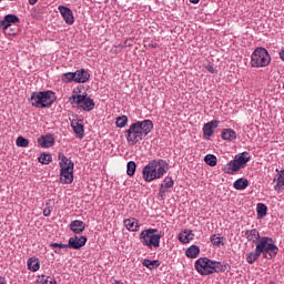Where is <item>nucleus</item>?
<instances>
[{
  "mask_svg": "<svg viewBox=\"0 0 284 284\" xmlns=\"http://www.w3.org/2000/svg\"><path fill=\"white\" fill-rule=\"evenodd\" d=\"M152 130H154L152 120L136 121L124 131V136L129 145H136V143L143 141Z\"/></svg>",
  "mask_w": 284,
  "mask_h": 284,
  "instance_id": "nucleus-1",
  "label": "nucleus"
},
{
  "mask_svg": "<svg viewBox=\"0 0 284 284\" xmlns=\"http://www.w3.org/2000/svg\"><path fill=\"white\" fill-rule=\"evenodd\" d=\"M170 170V164L163 159L151 160L142 170V176L146 183H152L156 179H163L168 171Z\"/></svg>",
  "mask_w": 284,
  "mask_h": 284,
  "instance_id": "nucleus-2",
  "label": "nucleus"
},
{
  "mask_svg": "<svg viewBox=\"0 0 284 284\" xmlns=\"http://www.w3.org/2000/svg\"><path fill=\"white\" fill-rule=\"evenodd\" d=\"M194 267L201 276H210V274H219L227 270L226 265L221 262L212 261L207 257H200L195 261Z\"/></svg>",
  "mask_w": 284,
  "mask_h": 284,
  "instance_id": "nucleus-3",
  "label": "nucleus"
},
{
  "mask_svg": "<svg viewBox=\"0 0 284 284\" xmlns=\"http://www.w3.org/2000/svg\"><path fill=\"white\" fill-rule=\"evenodd\" d=\"M256 247L257 252H260L263 258H266L267 261L276 258V254H278V246H276L272 237L262 236Z\"/></svg>",
  "mask_w": 284,
  "mask_h": 284,
  "instance_id": "nucleus-4",
  "label": "nucleus"
},
{
  "mask_svg": "<svg viewBox=\"0 0 284 284\" xmlns=\"http://www.w3.org/2000/svg\"><path fill=\"white\" fill-rule=\"evenodd\" d=\"M57 101V95L52 91H39L31 94V105L33 108H50Z\"/></svg>",
  "mask_w": 284,
  "mask_h": 284,
  "instance_id": "nucleus-5",
  "label": "nucleus"
},
{
  "mask_svg": "<svg viewBox=\"0 0 284 284\" xmlns=\"http://www.w3.org/2000/svg\"><path fill=\"white\" fill-rule=\"evenodd\" d=\"M161 239H163V234L159 233L156 229H148L140 233V241L142 245L150 247V250H154L161 246Z\"/></svg>",
  "mask_w": 284,
  "mask_h": 284,
  "instance_id": "nucleus-6",
  "label": "nucleus"
},
{
  "mask_svg": "<svg viewBox=\"0 0 284 284\" xmlns=\"http://www.w3.org/2000/svg\"><path fill=\"white\" fill-rule=\"evenodd\" d=\"M69 103H71L73 108H77L78 110H82L83 112H92L95 105L94 100L88 97V94H77V93H73L69 98Z\"/></svg>",
  "mask_w": 284,
  "mask_h": 284,
  "instance_id": "nucleus-7",
  "label": "nucleus"
},
{
  "mask_svg": "<svg viewBox=\"0 0 284 284\" xmlns=\"http://www.w3.org/2000/svg\"><path fill=\"white\" fill-rule=\"evenodd\" d=\"M270 63H272L270 51L263 47L256 48L251 55L252 68H267Z\"/></svg>",
  "mask_w": 284,
  "mask_h": 284,
  "instance_id": "nucleus-8",
  "label": "nucleus"
},
{
  "mask_svg": "<svg viewBox=\"0 0 284 284\" xmlns=\"http://www.w3.org/2000/svg\"><path fill=\"white\" fill-rule=\"evenodd\" d=\"M74 181V163H70L69 166L61 169L60 182L64 185H70Z\"/></svg>",
  "mask_w": 284,
  "mask_h": 284,
  "instance_id": "nucleus-9",
  "label": "nucleus"
},
{
  "mask_svg": "<svg viewBox=\"0 0 284 284\" xmlns=\"http://www.w3.org/2000/svg\"><path fill=\"white\" fill-rule=\"evenodd\" d=\"M58 10L61 17L64 19L67 26H72L74 23V13L72 12V9L65 6H59Z\"/></svg>",
  "mask_w": 284,
  "mask_h": 284,
  "instance_id": "nucleus-10",
  "label": "nucleus"
},
{
  "mask_svg": "<svg viewBox=\"0 0 284 284\" xmlns=\"http://www.w3.org/2000/svg\"><path fill=\"white\" fill-rule=\"evenodd\" d=\"M85 243H88V237L82 235V236H73L69 239V243L68 246L70 250H81V247H83V245H85Z\"/></svg>",
  "mask_w": 284,
  "mask_h": 284,
  "instance_id": "nucleus-11",
  "label": "nucleus"
},
{
  "mask_svg": "<svg viewBox=\"0 0 284 284\" xmlns=\"http://www.w3.org/2000/svg\"><path fill=\"white\" fill-rule=\"evenodd\" d=\"M71 128L77 139H83L85 136V129L83 128V120L74 119L71 121Z\"/></svg>",
  "mask_w": 284,
  "mask_h": 284,
  "instance_id": "nucleus-12",
  "label": "nucleus"
},
{
  "mask_svg": "<svg viewBox=\"0 0 284 284\" xmlns=\"http://www.w3.org/2000/svg\"><path fill=\"white\" fill-rule=\"evenodd\" d=\"M244 236L250 243H253L254 245H258V243L263 239L261 236V233L256 229L246 230Z\"/></svg>",
  "mask_w": 284,
  "mask_h": 284,
  "instance_id": "nucleus-13",
  "label": "nucleus"
},
{
  "mask_svg": "<svg viewBox=\"0 0 284 284\" xmlns=\"http://www.w3.org/2000/svg\"><path fill=\"white\" fill-rule=\"evenodd\" d=\"M12 23H19V17L16 14H7L3 20H0V30H8Z\"/></svg>",
  "mask_w": 284,
  "mask_h": 284,
  "instance_id": "nucleus-14",
  "label": "nucleus"
},
{
  "mask_svg": "<svg viewBox=\"0 0 284 284\" xmlns=\"http://www.w3.org/2000/svg\"><path fill=\"white\" fill-rule=\"evenodd\" d=\"M242 166L239 161L236 159L232 160L231 162H229L224 169V173L225 174H234V172H239L241 170H243Z\"/></svg>",
  "mask_w": 284,
  "mask_h": 284,
  "instance_id": "nucleus-15",
  "label": "nucleus"
},
{
  "mask_svg": "<svg viewBox=\"0 0 284 284\" xmlns=\"http://www.w3.org/2000/svg\"><path fill=\"white\" fill-rule=\"evenodd\" d=\"M219 128V121L212 120L204 124L203 126V134L204 136H212L214 134V130Z\"/></svg>",
  "mask_w": 284,
  "mask_h": 284,
  "instance_id": "nucleus-16",
  "label": "nucleus"
},
{
  "mask_svg": "<svg viewBox=\"0 0 284 284\" xmlns=\"http://www.w3.org/2000/svg\"><path fill=\"white\" fill-rule=\"evenodd\" d=\"M70 230L74 234H81V232H85V223L81 220H74L70 223Z\"/></svg>",
  "mask_w": 284,
  "mask_h": 284,
  "instance_id": "nucleus-17",
  "label": "nucleus"
},
{
  "mask_svg": "<svg viewBox=\"0 0 284 284\" xmlns=\"http://www.w3.org/2000/svg\"><path fill=\"white\" fill-rule=\"evenodd\" d=\"M39 145H41V148H52V145H54V135L52 134H47V135H42L39 140H38Z\"/></svg>",
  "mask_w": 284,
  "mask_h": 284,
  "instance_id": "nucleus-18",
  "label": "nucleus"
},
{
  "mask_svg": "<svg viewBox=\"0 0 284 284\" xmlns=\"http://www.w3.org/2000/svg\"><path fill=\"white\" fill-rule=\"evenodd\" d=\"M75 83H88L90 81V73L88 71L81 69L74 72Z\"/></svg>",
  "mask_w": 284,
  "mask_h": 284,
  "instance_id": "nucleus-19",
  "label": "nucleus"
},
{
  "mask_svg": "<svg viewBox=\"0 0 284 284\" xmlns=\"http://www.w3.org/2000/svg\"><path fill=\"white\" fill-rule=\"evenodd\" d=\"M124 226L126 227V230H129V232H139V221H136V219L131 217V219H126L124 220Z\"/></svg>",
  "mask_w": 284,
  "mask_h": 284,
  "instance_id": "nucleus-20",
  "label": "nucleus"
},
{
  "mask_svg": "<svg viewBox=\"0 0 284 284\" xmlns=\"http://www.w3.org/2000/svg\"><path fill=\"white\" fill-rule=\"evenodd\" d=\"M251 159H252V155H250V153L247 152H242L235 156V160L237 161V163L244 168L245 165H247V163H250Z\"/></svg>",
  "mask_w": 284,
  "mask_h": 284,
  "instance_id": "nucleus-21",
  "label": "nucleus"
},
{
  "mask_svg": "<svg viewBox=\"0 0 284 284\" xmlns=\"http://www.w3.org/2000/svg\"><path fill=\"white\" fill-rule=\"evenodd\" d=\"M192 240H194V233H192V230H186L179 234V241L181 243H190Z\"/></svg>",
  "mask_w": 284,
  "mask_h": 284,
  "instance_id": "nucleus-22",
  "label": "nucleus"
},
{
  "mask_svg": "<svg viewBox=\"0 0 284 284\" xmlns=\"http://www.w3.org/2000/svg\"><path fill=\"white\" fill-rule=\"evenodd\" d=\"M222 139L224 141H236V131L232 129H223Z\"/></svg>",
  "mask_w": 284,
  "mask_h": 284,
  "instance_id": "nucleus-23",
  "label": "nucleus"
},
{
  "mask_svg": "<svg viewBox=\"0 0 284 284\" xmlns=\"http://www.w3.org/2000/svg\"><path fill=\"white\" fill-rule=\"evenodd\" d=\"M261 257V252L258 251V247H255V252H251L248 254H246V263H248L250 265H253V263H256V261H258V258Z\"/></svg>",
  "mask_w": 284,
  "mask_h": 284,
  "instance_id": "nucleus-24",
  "label": "nucleus"
},
{
  "mask_svg": "<svg viewBox=\"0 0 284 284\" xmlns=\"http://www.w3.org/2000/svg\"><path fill=\"white\" fill-rule=\"evenodd\" d=\"M185 254L187 258H196L201 254V248L197 245H192L185 251Z\"/></svg>",
  "mask_w": 284,
  "mask_h": 284,
  "instance_id": "nucleus-25",
  "label": "nucleus"
},
{
  "mask_svg": "<svg viewBox=\"0 0 284 284\" xmlns=\"http://www.w3.org/2000/svg\"><path fill=\"white\" fill-rule=\"evenodd\" d=\"M142 265L144 267H148V270H156V267H159L161 265V262H159V260L145 258V260H143Z\"/></svg>",
  "mask_w": 284,
  "mask_h": 284,
  "instance_id": "nucleus-26",
  "label": "nucleus"
},
{
  "mask_svg": "<svg viewBox=\"0 0 284 284\" xmlns=\"http://www.w3.org/2000/svg\"><path fill=\"white\" fill-rule=\"evenodd\" d=\"M247 185H250V182L243 178L237 179L233 184L235 190H245Z\"/></svg>",
  "mask_w": 284,
  "mask_h": 284,
  "instance_id": "nucleus-27",
  "label": "nucleus"
},
{
  "mask_svg": "<svg viewBox=\"0 0 284 284\" xmlns=\"http://www.w3.org/2000/svg\"><path fill=\"white\" fill-rule=\"evenodd\" d=\"M58 159L60 161L59 165L61 170H63V168H69L70 163H74L72 162V160H69L68 156H65L63 153H59Z\"/></svg>",
  "mask_w": 284,
  "mask_h": 284,
  "instance_id": "nucleus-28",
  "label": "nucleus"
},
{
  "mask_svg": "<svg viewBox=\"0 0 284 284\" xmlns=\"http://www.w3.org/2000/svg\"><path fill=\"white\" fill-rule=\"evenodd\" d=\"M257 219H265L267 216V205L258 203L256 206Z\"/></svg>",
  "mask_w": 284,
  "mask_h": 284,
  "instance_id": "nucleus-29",
  "label": "nucleus"
},
{
  "mask_svg": "<svg viewBox=\"0 0 284 284\" xmlns=\"http://www.w3.org/2000/svg\"><path fill=\"white\" fill-rule=\"evenodd\" d=\"M39 163H42V165H49L52 163V154L50 153H42L38 158Z\"/></svg>",
  "mask_w": 284,
  "mask_h": 284,
  "instance_id": "nucleus-30",
  "label": "nucleus"
},
{
  "mask_svg": "<svg viewBox=\"0 0 284 284\" xmlns=\"http://www.w3.org/2000/svg\"><path fill=\"white\" fill-rule=\"evenodd\" d=\"M217 162L216 155L214 154H207L204 156V163H206V165H210V168H215Z\"/></svg>",
  "mask_w": 284,
  "mask_h": 284,
  "instance_id": "nucleus-31",
  "label": "nucleus"
},
{
  "mask_svg": "<svg viewBox=\"0 0 284 284\" xmlns=\"http://www.w3.org/2000/svg\"><path fill=\"white\" fill-rule=\"evenodd\" d=\"M135 172H136V162H134V161L128 162V164H126L128 176H134Z\"/></svg>",
  "mask_w": 284,
  "mask_h": 284,
  "instance_id": "nucleus-32",
  "label": "nucleus"
},
{
  "mask_svg": "<svg viewBox=\"0 0 284 284\" xmlns=\"http://www.w3.org/2000/svg\"><path fill=\"white\" fill-rule=\"evenodd\" d=\"M28 267L31 272H39V267H40L39 260L29 258Z\"/></svg>",
  "mask_w": 284,
  "mask_h": 284,
  "instance_id": "nucleus-33",
  "label": "nucleus"
},
{
  "mask_svg": "<svg viewBox=\"0 0 284 284\" xmlns=\"http://www.w3.org/2000/svg\"><path fill=\"white\" fill-rule=\"evenodd\" d=\"M115 125L116 128H125V125H128V116L126 115L118 116L115 120Z\"/></svg>",
  "mask_w": 284,
  "mask_h": 284,
  "instance_id": "nucleus-34",
  "label": "nucleus"
},
{
  "mask_svg": "<svg viewBox=\"0 0 284 284\" xmlns=\"http://www.w3.org/2000/svg\"><path fill=\"white\" fill-rule=\"evenodd\" d=\"M29 144H30V141H28V139H26L23 136H18V139L16 141V145L18 148H28Z\"/></svg>",
  "mask_w": 284,
  "mask_h": 284,
  "instance_id": "nucleus-35",
  "label": "nucleus"
},
{
  "mask_svg": "<svg viewBox=\"0 0 284 284\" xmlns=\"http://www.w3.org/2000/svg\"><path fill=\"white\" fill-rule=\"evenodd\" d=\"M62 81L64 83H71V81H75L74 72H67L62 75Z\"/></svg>",
  "mask_w": 284,
  "mask_h": 284,
  "instance_id": "nucleus-36",
  "label": "nucleus"
},
{
  "mask_svg": "<svg viewBox=\"0 0 284 284\" xmlns=\"http://www.w3.org/2000/svg\"><path fill=\"white\" fill-rule=\"evenodd\" d=\"M211 243L215 245L216 247H221L223 245V237L217 236V235H212L211 236Z\"/></svg>",
  "mask_w": 284,
  "mask_h": 284,
  "instance_id": "nucleus-37",
  "label": "nucleus"
},
{
  "mask_svg": "<svg viewBox=\"0 0 284 284\" xmlns=\"http://www.w3.org/2000/svg\"><path fill=\"white\" fill-rule=\"evenodd\" d=\"M162 185H164V187H165L166 190H170V189L174 187V180H172L171 176H166V178L163 180Z\"/></svg>",
  "mask_w": 284,
  "mask_h": 284,
  "instance_id": "nucleus-38",
  "label": "nucleus"
},
{
  "mask_svg": "<svg viewBox=\"0 0 284 284\" xmlns=\"http://www.w3.org/2000/svg\"><path fill=\"white\" fill-rule=\"evenodd\" d=\"M276 181L277 187H283L284 186V171L282 173H278L276 178L274 179Z\"/></svg>",
  "mask_w": 284,
  "mask_h": 284,
  "instance_id": "nucleus-39",
  "label": "nucleus"
},
{
  "mask_svg": "<svg viewBox=\"0 0 284 284\" xmlns=\"http://www.w3.org/2000/svg\"><path fill=\"white\" fill-rule=\"evenodd\" d=\"M166 193H168V189L165 187V185L161 184L158 193L159 201H163L165 199Z\"/></svg>",
  "mask_w": 284,
  "mask_h": 284,
  "instance_id": "nucleus-40",
  "label": "nucleus"
},
{
  "mask_svg": "<svg viewBox=\"0 0 284 284\" xmlns=\"http://www.w3.org/2000/svg\"><path fill=\"white\" fill-rule=\"evenodd\" d=\"M52 214V205H51V201L48 200V202L45 203V207L43 210V216H50Z\"/></svg>",
  "mask_w": 284,
  "mask_h": 284,
  "instance_id": "nucleus-41",
  "label": "nucleus"
},
{
  "mask_svg": "<svg viewBox=\"0 0 284 284\" xmlns=\"http://www.w3.org/2000/svg\"><path fill=\"white\" fill-rule=\"evenodd\" d=\"M50 247H59V250H68L69 248L68 244H63V243H51Z\"/></svg>",
  "mask_w": 284,
  "mask_h": 284,
  "instance_id": "nucleus-42",
  "label": "nucleus"
},
{
  "mask_svg": "<svg viewBox=\"0 0 284 284\" xmlns=\"http://www.w3.org/2000/svg\"><path fill=\"white\" fill-rule=\"evenodd\" d=\"M205 69H206L207 72H210L211 74H219V70H216V69L214 68V65H212V64H207V65L205 67Z\"/></svg>",
  "mask_w": 284,
  "mask_h": 284,
  "instance_id": "nucleus-43",
  "label": "nucleus"
},
{
  "mask_svg": "<svg viewBox=\"0 0 284 284\" xmlns=\"http://www.w3.org/2000/svg\"><path fill=\"white\" fill-rule=\"evenodd\" d=\"M39 284H57V281H54V280H52V278L48 280V277H47V278L43 277V278L40 281Z\"/></svg>",
  "mask_w": 284,
  "mask_h": 284,
  "instance_id": "nucleus-44",
  "label": "nucleus"
},
{
  "mask_svg": "<svg viewBox=\"0 0 284 284\" xmlns=\"http://www.w3.org/2000/svg\"><path fill=\"white\" fill-rule=\"evenodd\" d=\"M280 59H281L282 61H284V49H283L282 51H280Z\"/></svg>",
  "mask_w": 284,
  "mask_h": 284,
  "instance_id": "nucleus-45",
  "label": "nucleus"
},
{
  "mask_svg": "<svg viewBox=\"0 0 284 284\" xmlns=\"http://www.w3.org/2000/svg\"><path fill=\"white\" fill-rule=\"evenodd\" d=\"M39 0H29L30 6H34Z\"/></svg>",
  "mask_w": 284,
  "mask_h": 284,
  "instance_id": "nucleus-46",
  "label": "nucleus"
},
{
  "mask_svg": "<svg viewBox=\"0 0 284 284\" xmlns=\"http://www.w3.org/2000/svg\"><path fill=\"white\" fill-rule=\"evenodd\" d=\"M201 0H190L191 3H199Z\"/></svg>",
  "mask_w": 284,
  "mask_h": 284,
  "instance_id": "nucleus-47",
  "label": "nucleus"
},
{
  "mask_svg": "<svg viewBox=\"0 0 284 284\" xmlns=\"http://www.w3.org/2000/svg\"><path fill=\"white\" fill-rule=\"evenodd\" d=\"M151 48H159V44L153 43V44H151Z\"/></svg>",
  "mask_w": 284,
  "mask_h": 284,
  "instance_id": "nucleus-48",
  "label": "nucleus"
},
{
  "mask_svg": "<svg viewBox=\"0 0 284 284\" xmlns=\"http://www.w3.org/2000/svg\"><path fill=\"white\" fill-rule=\"evenodd\" d=\"M60 252H61L60 250H55V254H60Z\"/></svg>",
  "mask_w": 284,
  "mask_h": 284,
  "instance_id": "nucleus-49",
  "label": "nucleus"
},
{
  "mask_svg": "<svg viewBox=\"0 0 284 284\" xmlns=\"http://www.w3.org/2000/svg\"><path fill=\"white\" fill-rule=\"evenodd\" d=\"M0 284H6L4 282H0Z\"/></svg>",
  "mask_w": 284,
  "mask_h": 284,
  "instance_id": "nucleus-50",
  "label": "nucleus"
},
{
  "mask_svg": "<svg viewBox=\"0 0 284 284\" xmlns=\"http://www.w3.org/2000/svg\"><path fill=\"white\" fill-rule=\"evenodd\" d=\"M3 0H0V3L2 2Z\"/></svg>",
  "mask_w": 284,
  "mask_h": 284,
  "instance_id": "nucleus-51",
  "label": "nucleus"
},
{
  "mask_svg": "<svg viewBox=\"0 0 284 284\" xmlns=\"http://www.w3.org/2000/svg\"><path fill=\"white\" fill-rule=\"evenodd\" d=\"M271 284H274V283H271Z\"/></svg>",
  "mask_w": 284,
  "mask_h": 284,
  "instance_id": "nucleus-52",
  "label": "nucleus"
}]
</instances>
